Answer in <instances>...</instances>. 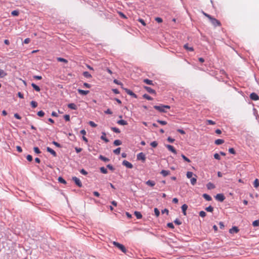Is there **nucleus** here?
I'll return each instance as SVG.
<instances>
[{"label": "nucleus", "mask_w": 259, "mask_h": 259, "mask_svg": "<svg viewBox=\"0 0 259 259\" xmlns=\"http://www.w3.org/2000/svg\"><path fill=\"white\" fill-rule=\"evenodd\" d=\"M215 198L217 200L220 202H223L225 199V197L223 194H217V195L215 196Z\"/></svg>", "instance_id": "6"}, {"label": "nucleus", "mask_w": 259, "mask_h": 259, "mask_svg": "<svg viewBox=\"0 0 259 259\" xmlns=\"http://www.w3.org/2000/svg\"><path fill=\"white\" fill-rule=\"evenodd\" d=\"M157 121L162 125H166L167 124L166 121L164 120H157Z\"/></svg>", "instance_id": "52"}, {"label": "nucleus", "mask_w": 259, "mask_h": 259, "mask_svg": "<svg viewBox=\"0 0 259 259\" xmlns=\"http://www.w3.org/2000/svg\"><path fill=\"white\" fill-rule=\"evenodd\" d=\"M250 98L251 100L254 101H256L259 98L258 95L254 93H252L250 95Z\"/></svg>", "instance_id": "10"}, {"label": "nucleus", "mask_w": 259, "mask_h": 259, "mask_svg": "<svg viewBox=\"0 0 259 259\" xmlns=\"http://www.w3.org/2000/svg\"><path fill=\"white\" fill-rule=\"evenodd\" d=\"M37 115L40 117H42L45 115V112L43 111H39L37 113Z\"/></svg>", "instance_id": "50"}, {"label": "nucleus", "mask_w": 259, "mask_h": 259, "mask_svg": "<svg viewBox=\"0 0 259 259\" xmlns=\"http://www.w3.org/2000/svg\"><path fill=\"white\" fill-rule=\"evenodd\" d=\"M252 225L253 227H257L259 226V220H255L253 222Z\"/></svg>", "instance_id": "44"}, {"label": "nucleus", "mask_w": 259, "mask_h": 259, "mask_svg": "<svg viewBox=\"0 0 259 259\" xmlns=\"http://www.w3.org/2000/svg\"><path fill=\"white\" fill-rule=\"evenodd\" d=\"M75 150L77 153H78L82 151V149L81 148L75 147Z\"/></svg>", "instance_id": "64"}, {"label": "nucleus", "mask_w": 259, "mask_h": 259, "mask_svg": "<svg viewBox=\"0 0 259 259\" xmlns=\"http://www.w3.org/2000/svg\"><path fill=\"white\" fill-rule=\"evenodd\" d=\"M184 48L185 49H186L187 50H188V51H191V52H192L194 51V49L192 47H189L188 45L187 44H185L184 46Z\"/></svg>", "instance_id": "27"}, {"label": "nucleus", "mask_w": 259, "mask_h": 259, "mask_svg": "<svg viewBox=\"0 0 259 259\" xmlns=\"http://www.w3.org/2000/svg\"><path fill=\"white\" fill-rule=\"evenodd\" d=\"M111 130L112 131L116 133H120V131L119 128L115 127H111Z\"/></svg>", "instance_id": "36"}, {"label": "nucleus", "mask_w": 259, "mask_h": 259, "mask_svg": "<svg viewBox=\"0 0 259 259\" xmlns=\"http://www.w3.org/2000/svg\"><path fill=\"white\" fill-rule=\"evenodd\" d=\"M123 89L125 91V92L129 95L131 96L134 98L137 99L138 96L136 94L133 93L131 90L127 89V88H123Z\"/></svg>", "instance_id": "3"}, {"label": "nucleus", "mask_w": 259, "mask_h": 259, "mask_svg": "<svg viewBox=\"0 0 259 259\" xmlns=\"http://www.w3.org/2000/svg\"><path fill=\"white\" fill-rule=\"evenodd\" d=\"M47 150L48 152H49L51 154H52L54 157H56L57 156L56 152L52 148H51L50 147H47Z\"/></svg>", "instance_id": "13"}, {"label": "nucleus", "mask_w": 259, "mask_h": 259, "mask_svg": "<svg viewBox=\"0 0 259 259\" xmlns=\"http://www.w3.org/2000/svg\"><path fill=\"white\" fill-rule=\"evenodd\" d=\"M207 123L208 124H209V125H214L215 124V122L211 120H207L206 121Z\"/></svg>", "instance_id": "55"}, {"label": "nucleus", "mask_w": 259, "mask_h": 259, "mask_svg": "<svg viewBox=\"0 0 259 259\" xmlns=\"http://www.w3.org/2000/svg\"><path fill=\"white\" fill-rule=\"evenodd\" d=\"M69 108L73 110H76L77 108V106L74 103H70L68 105Z\"/></svg>", "instance_id": "17"}, {"label": "nucleus", "mask_w": 259, "mask_h": 259, "mask_svg": "<svg viewBox=\"0 0 259 259\" xmlns=\"http://www.w3.org/2000/svg\"><path fill=\"white\" fill-rule=\"evenodd\" d=\"M157 145L158 143L156 141H153L150 143V145L154 148L156 147L157 146Z\"/></svg>", "instance_id": "45"}, {"label": "nucleus", "mask_w": 259, "mask_h": 259, "mask_svg": "<svg viewBox=\"0 0 259 259\" xmlns=\"http://www.w3.org/2000/svg\"><path fill=\"white\" fill-rule=\"evenodd\" d=\"M155 21H157L158 23H161L162 22V18L160 17H156L155 19Z\"/></svg>", "instance_id": "60"}, {"label": "nucleus", "mask_w": 259, "mask_h": 259, "mask_svg": "<svg viewBox=\"0 0 259 259\" xmlns=\"http://www.w3.org/2000/svg\"><path fill=\"white\" fill-rule=\"evenodd\" d=\"M121 142L120 140H116L114 141V145L115 146H119V145H120L121 144Z\"/></svg>", "instance_id": "34"}, {"label": "nucleus", "mask_w": 259, "mask_h": 259, "mask_svg": "<svg viewBox=\"0 0 259 259\" xmlns=\"http://www.w3.org/2000/svg\"><path fill=\"white\" fill-rule=\"evenodd\" d=\"M134 214L138 219H140L142 218V215L139 211H135Z\"/></svg>", "instance_id": "23"}, {"label": "nucleus", "mask_w": 259, "mask_h": 259, "mask_svg": "<svg viewBox=\"0 0 259 259\" xmlns=\"http://www.w3.org/2000/svg\"><path fill=\"white\" fill-rule=\"evenodd\" d=\"M26 159L28 161H31L32 160V157L31 155H28L27 156H26Z\"/></svg>", "instance_id": "61"}, {"label": "nucleus", "mask_w": 259, "mask_h": 259, "mask_svg": "<svg viewBox=\"0 0 259 259\" xmlns=\"http://www.w3.org/2000/svg\"><path fill=\"white\" fill-rule=\"evenodd\" d=\"M83 75L86 78H91L92 77L91 74L88 71L83 72Z\"/></svg>", "instance_id": "30"}, {"label": "nucleus", "mask_w": 259, "mask_h": 259, "mask_svg": "<svg viewBox=\"0 0 259 259\" xmlns=\"http://www.w3.org/2000/svg\"><path fill=\"white\" fill-rule=\"evenodd\" d=\"M144 82L146 83L147 84L153 85V81L148 79H144L143 80Z\"/></svg>", "instance_id": "29"}, {"label": "nucleus", "mask_w": 259, "mask_h": 259, "mask_svg": "<svg viewBox=\"0 0 259 259\" xmlns=\"http://www.w3.org/2000/svg\"><path fill=\"white\" fill-rule=\"evenodd\" d=\"M205 210H206L208 212H212L213 210V207L211 206H209L205 208Z\"/></svg>", "instance_id": "33"}, {"label": "nucleus", "mask_w": 259, "mask_h": 259, "mask_svg": "<svg viewBox=\"0 0 259 259\" xmlns=\"http://www.w3.org/2000/svg\"><path fill=\"white\" fill-rule=\"evenodd\" d=\"M214 158L218 160H220L221 159L220 156L218 153H215L214 154Z\"/></svg>", "instance_id": "59"}, {"label": "nucleus", "mask_w": 259, "mask_h": 259, "mask_svg": "<svg viewBox=\"0 0 259 259\" xmlns=\"http://www.w3.org/2000/svg\"><path fill=\"white\" fill-rule=\"evenodd\" d=\"M101 139L104 140L105 142L107 143L109 142L108 139L106 137V134L104 132L102 133V136Z\"/></svg>", "instance_id": "19"}, {"label": "nucleus", "mask_w": 259, "mask_h": 259, "mask_svg": "<svg viewBox=\"0 0 259 259\" xmlns=\"http://www.w3.org/2000/svg\"><path fill=\"white\" fill-rule=\"evenodd\" d=\"M155 215L158 217L160 214V211L157 208H155L154 209Z\"/></svg>", "instance_id": "37"}, {"label": "nucleus", "mask_w": 259, "mask_h": 259, "mask_svg": "<svg viewBox=\"0 0 259 259\" xmlns=\"http://www.w3.org/2000/svg\"><path fill=\"white\" fill-rule=\"evenodd\" d=\"M122 164L128 168H132L133 167V165L131 162L125 160L122 161Z\"/></svg>", "instance_id": "8"}, {"label": "nucleus", "mask_w": 259, "mask_h": 259, "mask_svg": "<svg viewBox=\"0 0 259 259\" xmlns=\"http://www.w3.org/2000/svg\"><path fill=\"white\" fill-rule=\"evenodd\" d=\"M253 186L255 188H257L259 186V181L256 179L253 182Z\"/></svg>", "instance_id": "32"}, {"label": "nucleus", "mask_w": 259, "mask_h": 259, "mask_svg": "<svg viewBox=\"0 0 259 259\" xmlns=\"http://www.w3.org/2000/svg\"><path fill=\"white\" fill-rule=\"evenodd\" d=\"M58 181L61 183H62V184H66V181L62 177H59L58 178Z\"/></svg>", "instance_id": "43"}, {"label": "nucleus", "mask_w": 259, "mask_h": 259, "mask_svg": "<svg viewBox=\"0 0 259 259\" xmlns=\"http://www.w3.org/2000/svg\"><path fill=\"white\" fill-rule=\"evenodd\" d=\"M80 172L83 175H87L88 174L87 171L85 170L84 169H81L80 170Z\"/></svg>", "instance_id": "58"}, {"label": "nucleus", "mask_w": 259, "mask_h": 259, "mask_svg": "<svg viewBox=\"0 0 259 259\" xmlns=\"http://www.w3.org/2000/svg\"><path fill=\"white\" fill-rule=\"evenodd\" d=\"M33 150H34V151L35 153L36 154H39L41 153L40 150L39 149V148L37 147H34L33 148Z\"/></svg>", "instance_id": "46"}, {"label": "nucleus", "mask_w": 259, "mask_h": 259, "mask_svg": "<svg viewBox=\"0 0 259 259\" xmlns=\"http://www.w3.org/2000/svg\"><path fill=\"white\" fill-rule=\"evenodd\" d=\"M107 167L108 168L111 170H114V167L112 165H111V164H108L107 165Z\"/></svg>", "instance_id": "62"}, {"label": "nucleus", "mask_w": 259, "mask_h": 259, "mask_svg": "<svg viewBox=\"0 0 259 259\" xmlns=\"http://www.w3.org/2000/svg\"><path fill=\"white\" fill-rule=\"evenodd\" d=\"M52 143L55 145L56 147H58V148H61V145L58 143V142H56V141H53L52 142Z\"/></svg>", "instance_id": "56"}, {"label": "nucleus", "mask_w": 259, "mask_h": 259, "mask_svg": "<svg viewBox=\"0 0 259 259\" xmlns=\"http://www.w3.org/2000/svg\"><path fill=\"white\" fill-rule=\"evenodd\" d=\"M181 156L185 161H186L188 162H191L189 158H188L187 157H186L184 154H182Z\"/></svg>", "instance_id": "48"}, {"label": "nucleus", "mask_w": 259, "mask_h": 259, "mask_svg": "<svg viewBox=\"0 0 259 259\" xmlns=\"http://www.w3.org/2000/svg\"><path fill=\"white\" fill-rule=\"evenodd\" d=\"M229 153H230L231 154H235V151L234 149V148H229Z\"/></svg>", "instance_id": "57"}, {"label": "nucleus", "mask_w": 259, "mask_h": 259, "mask_svg": "<svg viewBox=\"0 0 259 259\" xmlns=\"http://www.w3.org/2000/svg\"><path fill=\"white\" fill-rule=\"evenodd\" d=\"M30 105H31L32 107L35 108L37 106V103L35 101H32L30 102Z\"/></svg>", "instance_id": "41"}, {"label": "nucleus", "mask_w": 259, "mask_h": 259, "mask_svg": "<svg viewBox=\"0 0 259 259\" xmlns=\"http://www.w3.org/2000/svg\"><path fill=\"white\" fill-rule=\"evenodd\" d=\"M239 232V229L237 227H233L229 230V233L231 234L237 233Z\"/></svg>", "instance_id": "9"}, {"label": "nucleus", "mask_w": 259, "mask_h": 259, "mask_svg": "<svg viewBox=\"0 0 259 259\" xmlns=\"http://www.w3.org/2000/svg\"><path fill=\"white\" fill-rule=\"evenodd\" d=\"M72 180L78 187L81 188L82 186L81 181L78 178L73 177H72Z\"/></svg>", "instance_id": "4"}, {"label": "nucleus", "mask_w": 259, "mask_h": 259, "mask_svg": "<svg viewBox=\"0 0 259 259\" xmlns=\"http://www.w3.org/2000/svg\"><path fill=\"white\" fill-rule=\"evenodd\" d=\"M181 208L182 210L183 213L184 214V215H186V210L188 208L187 205L186 204H183Z\"/></svg>", "instance_id": "15"}, {"label": "nucleus", "mask_w": 259, "mask_h": 259, "mask_svg": "<svg viewBox=\"0 0 259 259\" xmlns=\"http://www.w3.org/2000/svg\"><path fill=\"white\" fill-rule=\"evenodd\" d=\"M7 75V73L3 69H0V78H3Z\"/></svg>", "instance_id": "25"}, {"label": "nucleus", "mask_w": 259, "mask_h": 259, "mask_svg": "<svg viewBox=\"0 0 259 259\" xmlns=\"http://www.w3.org/2000/svg\"><path fill=\"white\" fill-rule=\"evenodd\" d=\"M167 226L168 227H169L170 228H171V229H174V225H173V224L172 223H167Z\"/></svg>", "instance_id": "63"}, {"label": "nucleus", "mask_w": 259, "mask_h": 259, "mask_svg": "<svg viewBox=\"0 0 259 259\" xmlns=\"http://www.w3.org/2000/svg\"><path fill=\"white\" fill-rule=\"evenodd\" d=\"M166 147L168 149V150H169L173 153H174L175 154L177 153V151H176V149L174 148V147L172 146H171L170 145H167L166 146Z\"/></svg>", "instance_id": "11"}, {"label": "nucleus", "mask_w": 259, "mask_h": 259, "mask_svg": "<svg viewBox=\"0 0 259 259\" xmlns=\"http://www.w3.org/2000/svg\"><path fill=\"white\" fill-rule=\"evenodd\" d=\"M117 123H118V124H120V125H125L127 124L126 121L123 120V119L118 120L117 121Z\"/></svg>", "instance_id": "20"}, {"label": "nucleus", "mask_w": 259, "mask_h": 259, "mask_svg": "<svg viewBox=\"0 0 259 259\" xmlns=\"http://www.w3.org/2000/svg\"><path fill=\"white\" fill-rule=\"evenodd\" d=\"M154 108L156 110L159 111L160 112H166L164 108H163V105H155L154 106Z\"/></svg>", "instance_id": "5"}, {"label": "nucleus", "mask_w": 259, "mask_h": 259, "mask_svg": "<svg viewBox=\"0 0 259 259\" xmlns=\"http://www.w3.org/2000/svg\"><path fill=\"white\" fill-rule=\"evenodd\" d=\"M224 141L223 139H217L215 141L214 143L217 145H219L224 143Z\"/></svg>", "instance_id": "26"}, {"label": "nucleus", "mask_w": 259, "mask_h": 259, "mask_svg": "<svg viewBox=\"0 0 259 259\" xmlns=\"http://www.w3.org/2000/svg\"><path fill=\"white\" fill-rule=\"evenodd\" d=\"M32 88L37 92H39L40 90V88L34 83H31Z\"/></svg>", "instance_id": "24"}, {"label": "nucleus", "mask_w": 259, "mask_h": 259, "mask_svg": "<svg viewBox=\"0 0 259 259\" xmlns=\"http://www.w3.org/2000/svg\"><path fill=\"white\" fill-rule=\"evenodd\" d=\"M190 181H191V184L192 185H194L196 183L197 179L196 178H192L190 180Z\"/></svg>", "instance_id": "38"}, {"label": "nucleus", "mask_w": 259, "mask_h": 259, "mask_svg": "<svg viewBox=\"0 0 259 259\" xmlns=\"http://www.w3.org/2000/svg\"><path fill=\"white\" fill-rule=\"evenodd\" d=\"M64 118L66 121H70V115L66 114L64 116Z\"/></svg>", "instance_id": "54"}, {"label": "nucleus", "mask_w": 259, "mask_h": 259, "mask_svg": "<svg viewBox=\"0 0 259 259\" xmlns=\"http://www.w3.org/2000/svg\"><path fill=\"white\" fill-rule=\"evenodd\" d=\"M137 158L138 160H141L143 161H145V160L146 159L145 155L143 152H141V153H139V154H138Z\"/></svg>", "instance_id": "7"}, {"label": "nucleus", "mask_w": 259, "mask_h": 259, "mask_svg": "<svg viewBox=\"0 0 259 259\" xmlns=\"http://www.w3.org/2000/svg\"><path fill=\"white\" fill-rule=\"evenodd\" d=\"M77 91L79 94H80V95H87L90 92L89 91H88V90L85 91V90H81V89H78Z\"/></svg>", "instance_id": "12"}, {"label": "nucleus", "mask_w": 259, "mask_h": 259, "mask_svg": "<svg viewBox=\"0 0 259 259\" xmlns=\"http://www.w3.org/2000/svg\"><path fill=\"white\" fill-rule=\"evenodd\" d=\"M206 187L208 190H211L215 188L214 185L211 182H209L208 183H207V184L206 185Z\"/></svg>", "instance_id": "18"}, {"label": "nucleus", "mask_w": 259, "mask_h": 259, "mask_svg": "<svg viewBox=\"0 0 259 259\" xmlns=\"http://www.w3.org/2000/svg\"><path fill=\"white\" fill-rule=\"evenodd\" d=\"M57 60L59 62H64V63H67V60H66L65 59H64L63 58H61V57H59V58H57Z\"/></svg>", "instance_id": "40"}, {"label": "nucleus", "mask_w": 259, "mask_h": 259, "mask_svg": "<svg viewBox=\"0 0 259 259\" xmlns=\"http://www.w3.org/2000/svg\"><path fill=\"white\" fill-rule=\"evenodd\" d=\"M193 175V173L191 171H188L186 174L187 177L188 179L191 178L192 177Z\"/></svg>", "instance_id": "42"}, {"label": "nucleus", "mask_w": 259, "mask_h": 259, "mask_svg": "<svg viewBox=\"0 0 259 259\" xmlns=\"http://www.w3.org/2000/svg\"><path fill=\"white\" fill-rule=\"evenodd\" d=\"M99 159H101V160L104 161V162H108L109 161V159H108V158H106L104 156H103V155H100L99 156Z\"/></svg>", "instance_id": "28"}, {"label": "nucleus", "mask_w": 259, "mask_h": 259, "mask_svg": "<svg viewBox=\"0 0 259 259\" xmlns=\"http://www.w3.org/2000/svg\"><path fill=\"white\" fill-rule=\"evenodd\" d=\"M145 89L150 94H155V91L151 89L150 87L145 86L144 87Z\"/></svg>", "instance_id": "14"}, {"label": "nucleus", "mask_w": 259, "mask_h": 259, "mask_svg": "<svg viewBox=\"0 0 259 259\" xmlns=\"http://www.w3.org/2000/svg\"><path fill=\"white\" fill-rule=\"evenodd\" d=\"M143 97L144 98L148 100L151 101V100H153V98L151 97H150V96H149L148 95H147L146 94H145L144 95H143Z\"/></svg>", "instance_id": "31"}, {"label": "nucleus", "mask_w": 259, "mask_h": 259, "mask_svg": "<svg viewBox=\"0 0 259 259\" xmlns=\"http://www.w3.org/2000/svg\"><path fill=\"white\" fill-rule=\"evenodd\" d=\"M100 171L102 173L106 174L108 172V171L106 168L104 167H100Z\"/></svg>", "instance_id": "35"}, {"label": "nucleus", "mask_w": 259, "mask_h": 259, "mask_svg": "<svg viewBox=\"0 0 259 259\" xmlns=\"http://www.w3.org/2000/svg\"><path fill=\"white\" fill-rule=\"evenodd\" d=\"M206 213L205 211H200L199 212V215L201 217H202V218H204L206 216Z\"/></svg>", "instance_id": "49"}, {"label": "nucleus", "mask_w": 259, "mask_h": 259, "mask_svg": "<svg viewBox=\"0 0 259 259\" xmlns=\"http://www.w3.org/2000/svg\"><path fill=\"white\" fill-rule=\"evenodd\" d=\"M209 20L214 27L219 26L221 25V22L215 18L211 17L209 19Z\"/></svg>", "instance_id": "2"}, {"label": "nucleus", "mask_w": 259, "mask_h": 259, "mask_svg": "<svg viewBox=\"0 0 259 259\" xmlns=\"http://www.w3.org/2000/svg\"><path fill=\"white\" fill-rule=\"evenodd\" d=\"M113 244L117 248H118L122 252L125 253L126 251L125 247L121 244L115 241L113 242Z\"/></svg>", "instance_id": "1"}, {"label": "nucleus", "mask_w": 259, "mask_h": 259, "mask_svg": "<svg viewBox=\"0 0 259 259\" xmlns=\"http://www.w3.org/2000/svg\"><path fill=\"white\" fill-rule=\"evenodd\" d=\"M160 174L163 177H166L170 174V171L169 170H166L163 169L161 171Z\"/></svg>", "instance_id": "16"}, {"label": "nucleus", "mask_w": 259, "mask_h": 259, "mask_svg": "<svg viewBox=\"0 0 259 259\" xmlns=\"http://www.w3.org/2000/svg\"><path fill=\"white\" fill-rule=\"evenodd\" d=\"M203 197L207 201H211L212 200L211 197L207 194H203L202 195Z\"/></svg>", "instance_id": "22"}, {"label": "nucleus", "mask_w": 259, "mask_h": 259, "mask_svg": "<svg viewBox=\"0 0 259 259\" xmlns=\"http://www.w3.org/2000/svg\"><path fill=\"white\" fill-rule=\"evenodd\" d=\"M113 152L114 154L116 155L119 154L120 152V148H117L116 149L114 150Z\"/></svg>", "instance_id": "39"}, {"label": "nucleus", "mask_w": 259, "mask_h": 259, "mask_svg": "<svg viewBox=\"0 0 259 259\" xmlns=\"http://www.w3.org/2000/svg\"><path fill=\"white\" fill-rule=\"evenodd\" d=\"M11 14L14 16H17L19 15V11L17 10L13 11Z\"/></svg>", "instance_id": "47"}, {"label": "nucleus", "mask_w": 259, "mask_h": 259, "mask_svg": "<svg viewBox=\"0 0 259 259\" xmlns=\"http://www.w3.org/2000/svg\"><path fill=\"white\" fill-rule=\"evenodd\" d=\"M174 223L178 225H180L182 224V222L180 221L179 219H176L175 221H174Z\"/></svg>", "instance_id": "53"}, {"label": "nucleus", "mask_w": 259, "mask_h": 259, "mask_svg": "<svg viewBox=\"0 0 259 259\" xmlns=\"http://www.w3.org/2000/svg\"><path fill=\"white\" fill-rule=\"evenodd\" d=\"M89 123L92 127H95L97 126V125L92 121H89Z\"/></svg>", "instance_id": "51"}, {"label": "nucleus", "mask_w": 259, "mask_h": 259, "mask_svg": "<svg viewBox=\"0 0 259 259\" xmlns=\"http://www.w3.org/2000/svg\"><path fill=\"white\" fill-rule=\"evenodd\" d=\"M146 184L151 187H153L155 185V183L153 181L148 180L146 182Z\"/></svg>", "instance_id": "21"}]
</instances>
